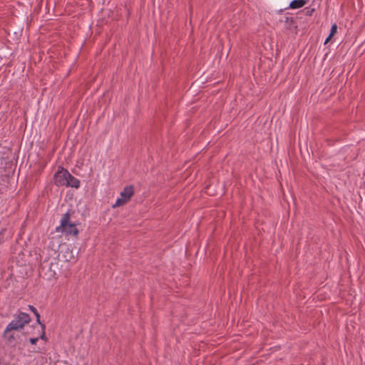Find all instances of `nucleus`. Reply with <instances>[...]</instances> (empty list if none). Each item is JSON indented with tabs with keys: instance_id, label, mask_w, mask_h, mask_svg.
Here are the masks:
<instances>
[{
	"instance_id": "14",
	"label": "nucleus",
	"mask_w": 365,
	"mask_h": 365,
	"mask_svg": "<svg viewBox=\"0 0 365 365\" xmlns=\"http://www.w3.org/2000/svg\"><path fill=\"white\" fill-rule=\"evenodd\" d=\"M29 309L34 313L36 314L38 311L37 309L32 305H29Z\"/></svg>"
},
{
	"instance_id": "2",
	"label": "nucleus",
	"mask_w": 365,
	"mask_h": 365,
	"mask_svg": "<svg viewBox=\"0 0 365 365\" xmlns=\"http://www.w3.org/2000/svg\"><path fill=\"white\" fill-rule=\"evenodd\" d=\"M56 231L59 232H64L66 234L72 235L74 236L78 235V230L76 225L71 222V214L68 211L61 217L60 226L56 228Z\"/></svg>"
},
{
	"instance_id": "10",
	"label": "nucleus",
	"mask_w": 365,
	"mask_h": 365,
	"mask_svg": "<svg viewBox=\"0 0 365 365\" xmlns=\"http://www.w3.org/2000/svg\"><path fill=\"white\" fill-rule=\"evenodd\" d=\"M336 31H337V26L336 24H334L331 26L329 35L331 36H334L336 34Z\"/></svg>"
},
{
	"instance_id": "9",
	"label": "nucleus",
	"mask_w": 365,
	"mask_h": 365,
	"mask_svg": "<svg viewBox=\"0 0 365 365\" xmlns=\"http://www.w3.org/2000/svg\"><path fill=\"white\" fill-rule=\"evenodd\" d=\"M126 203V201L125 200H123L121 197H118L115 204L113 205V207H120V206H122L124 204Z\"/></svg>"
},
{
	"instance_id": "5",
	"label": "nucleus",
	"mask_w": 365,
	"mask_h": 365,
	"mask_svg": "<svg viewBox=\"0 0 365 365\" xmlns=\"http://www.w3.org/2000/svg\"><path fill=\"white\" fill-rule=\"evenodd\" d=\"M66 187H71L74 188H78L80 187V181L74 176L68 173Z\"/></svg>"
},
{
	"instance_id": "1",
	"label": "nucleus",
	"mask_w": 365,
	"mask_h": 365,
	"mask_svg": "<svg viewBox=\"0 0 365 365\" xmlns=\"http://www.w3.org/2000/svg\"><path fill=\"white\" fill-rule=\"evenodd\" d=\"M31 322L30 316L25 313L20 312L17 315H16L14 319L7 325L5 329L3 336H6L8 333H10L11 331H19L25 327L27 324Z\"/></svg>"
},
{
	"instance_id": "11",
	"label": "nucleus",
	"mask_w": 365,
	"mask_h": 365,
	"mask_svg": "<svg viewBox=\"0 0 365 365\" xmlns=\"http://www.w3.org/2000/svg\"><path fill=\"white\" fill-rule=\"evenodd\" d=\"M5 337L7 338V340L9 342H12L14 340V334H9V333H8Z\"/></svg>"
},
{
	"instance_id": "12",
	"label": "nucleus",
	"mask_w": 365,
	"mask_h": 365,
	"mask_svg": "<svg viewBox=\"0 0 365 365\" xmlns=\"http://www.w3.org/2000/svg\"><path fill=\"white\" fill-rule=\"evenodd\" d=\"M284 22L290 25L294 22V19L292 17H286Z\"/></svg>"
},
{
	"instance_id": "4",
	"label": "nucleus",
	"mask_w": 365,
	"mask_h": 365,
	"mask_svg": "<svg viewBox=\"0 0 365 365\" xmlns=\"http://www.w3.org/2000/svg\"><path fill=\"white\" fill-rule=\"evenodd\" d=\"M134 193L133 187L132 185L126 186L123 190L120 192V197L126 201L130 200Z\"/></svg>"
},
{
	"instance_id": "6",
	"label": "nucleus",
	"mask_w": 365,
	"mask_h": 365,
	"mask_svg": "<svg viewBox=\"0 0 365 365\" xmlns=\"http://www.w3.org/2000/svg\"><path fill=\"white\" fill-rule=\"evenodd\" d=\"M307 0H293L290 2L289 8L292 9H296L303 7Z\"/></svg>"
},
{
	"instance_id": "15",
	"label": "nucleus",
	"mask_w": 365,
	"mask_h": 365,
	"mask_svg": "<svg viewBox=\"0 0 365 365\" xmlns=\"http://www.w3.org/2000/svg\"><path fill=\"white\" fill-rule=\"evenodd\" d=\"M333 36H331L329 35V36L325 39L324 44H327L332 38Z\"/></svg>"
},
{
	"instance_id": "8",
	"label": "nucleus",
	"mask_w": 365,
	"mask_h": 365,
	"mask_svg": "<svg viewBox=\"0 0 365 365\" xmlns=\"http://www.w3.org/2000/svg\"><path fill=\"white\" fill-rule=\"evenodd\" d=\"M315 11V9L314 8H311V7H306L304 8L303 10H302V12L306 15V16H312L313 13Z\"/></svg>"
},
{
	"instance_id": "3",
	"label": "nucleus",
	"mask_w": 365,
	"mask_h": 365,
	"mask_svg": "<svg viewBox=\"0 0 365 365\" xmlns=\"http://www.w3.org/2000/svg\"><path fill=\"white\" fill-rule=\"evenodd\" d=\"M68 173L69 172L66 169L61 168L54 175V184L58 187L66 186Z\"/></svg>"
},
{
	"instance_id": "7",
	"label": "nucleus",
	"mask_w": 365,
	"mask_h": 365,
	"mask_svg": "<svg viewBox=\"0 0 365 365\" xmlns=\"http://www.w3.org/2000/svg\"><path fill=\"white\" fill-rule=\"evenodd\" d=\"M36 318V322H38V324L41 325V329H42V334L41 336V339H43L44 338V336H45V331H44V329H45V325L43 324H42L40 321V314L39 313L37 312L36 314H34Z\"/></svg>"
},
{
	"instance_id": "13",
	"label": "nucleus",
	"mask_w": 365,
	"mask_h": 365,
	"mask_svg": "<svg viewBox=\"0 0 365 365\" xmlns=\"http://www.w3.org/2000/svg\"><path fill=\"white\" fill-rule=\"evenodd\" d=\"M38 340V337L30 338L29 339V341L32 344H36Z\"/></svg>"
}]
</instances>
